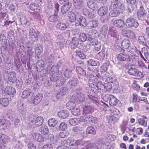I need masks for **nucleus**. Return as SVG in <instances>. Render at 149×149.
I'll return each mask as SVG.
<instances>
[{"instance_id":"nucleus-33","label":"nucleus","mask_w":149,"mask_h":149,"mask_svg":"<svg viewBox=\"0 0 149 149\" xmlns=\"http://www.w3.org/2000/svg\"><path fill=\"white\" fill-rule=\"evenodd\" d=\"M104 86V89H103V92H105L107 91L110 90L112 88V85L111 84L108 82L105 83L103 85Z\"/></svg>"},{"instance_id":"nucleus-58","label":"nucleus","mask_w":149,"mask_h":149,"mask_svg":"<svg viewBox=\"0 0 149 149\" xmlns=\"http://www.w3.org/2000/svg\"><path fill=\"white\" fill-rule=\"evenodd\" d=\"M87 62L89 65L95 66L97 65V61L91 59H89Z\"/></svg>"},{"instance_id":"nucleus-15","label":"nucleus","mask_w":149,"mask_h":149,"mask_svg":"<svg viewBox=\"0 0 149 149\" xmlns=\"http://www.w3.org/2000/svg\"><path fill=\"white\" fill-rule=\"evenodd\" d=\"M17 107L18 111L20 113H23L24 112L26 107L23 101H19L18 102Z\"/></svg>"},{"instance_id":"nucleus-31","label":"nucleus","mask_w":149,"mask_h":149,"mask_svg":"<svg viewBox=\"0 0 149 149\" xmlns=\"http://www.w3.org/2000/svg\"><path fill=\"white\" fill-rule=\"evenodd\" d=\"M58 121L55 118H51L48 121V124L49 126L52 127H54L57 124Z\"/></svg>"},{"instance_id":"nucleus-63","label":"nucleus","mask_w":149,"mask_h":149,"mask_svg":"<svg viewBox=\"0 0 149 149\" xmlns=\"http://www.w3.org/2000/svg\"><path fill=\"white\" fill-rule=\"evenodd\" d=\"M53 146L51 143H47L42 147V149H52Z\"/></svg>"},{"instance_id":"nucleus-48","label":"nucleus","mask_w":149,"mask_h":149,"mask_svg":"<svg viewBox=\"0 0 149 149\" xmlns=\"http://www.w3.org/2000/svg\"><path fill=\"white\" fill-rule=\"evenodd\" d=\"M70 140L68 139H65L62 140L61 142V146H65L66 147H68L67 145H70L71 143Z\"/></svg>"},{"instance_id":"nucleus-37","label":"nucleus","mask_w":149,"mask_h":149,"mask_svg":"<svg viewBox=\"0 0 149 149\" xmlns=\"http://www.w3.org/2000/svg\"><path fill=\"white\" fill-rule=\"evenodd\" d=\"M68 16L71 22H73L76 19V17L75 14L72 11H70L68 13Z\"/></svg>"},{"instance_id":"nucleus-30","label":"nucleus","mask_w":149,"mask_h":149,"mask_svg":"<svg viewBox=\"0 0 149 149\" xmlns=\"http://www.w3.org/2000/svg\"><path fill=\"white\" fill-rule=\"evenodd\" d=\"M130 42L128 39H125L123 40L121 43V45L124 48L127 49L130 45Z\"/></svg>"},{"instance_id":"nucleus-21","label":"nucleus","mask_w":149,"mask_h":149,"mask_svg":"<svg viewBox=\"0 0 149 149\" xmlns=\"http://www.w3.org/2000/svg\"><path fill=\"white\" fill-rule=\"evenodd\" d=\"M118 100L114 96L111 95L110 96V100L109 103L111 106L116 105L117 104Z\"/></svg>"},{"instance_id":"nucleus-53","label":"nucleus","mask_w":149,"mask_h":149,"mask_svg":"<svg viewBox=\"0 0 149 149\" xmlns=\"http://www.w3.org/2000/svg\"><path fill=\"white\" fill-rule=\"evenodd\" d=\"M79 38L81 41L84 42L86 40L87 36L84 33H81L79 34Z\"/></svg>"},{"instance_id":"nucleus-50","label":"nucleus","mask_w":149,"mask_h":149,"mask_svg":"<svg viewBox=\"0 0 149 149\" xmlns=\"http://www.w3.org/2000/svg\"><path fill=\"white\" fill-rule=\"evenodd\" d=\"M51 76L50 77V80L53 81H56L57 83L58 82V80L59 79V77L56 74L51 75Z\"/></svg>"},{"instance_id":"nucleus-2","label":"nucleus","mask_w":149,"mask_h":149,"mask_svg":"<svg viewBox=\"0 0 149 149\" xmlns=\"http://www.w3.org/2000/svg\"><path fill=\"white\" fill-rule=\"evenodd\" d=\"M137 17L139 19L143 20L146 19L149 16L147 15V12L143 5H141L137 12Z\"/></svg>"},{"instance_id":"nucleus-42","label":"nucleus","mask_w":149,"mask_h":149,"mask_svg":"<svg viewBox=\"0 0 149 149\" xmlns=\"http://www.w3.org/2000/svg\"><path fill=\"white\" fill-rule=\"evenodd\" d=\"M118 4L115 3H112L111 4L109 10H120V8L118 7Z\"/></svg>"},{"instance_id":"nucleus-3","label":"nucleus","mask_w":149,"mask_h":149,"mask_svg":"<svg viewBox=\"0 0 149 149\" xmlns=\"http://www.w3.org/2000/svg\"><path fill=\"white\" fill-rule=\"evenodd\" d=\"M125 24L127 26L129 27H137L139 25L138 23L135 21L134 18L131 17L128 18L126 19Z\"/></svg>"},{"instance_id":"nucleus-51","label":"nucleus","mask_w":149,"mask_h":149,"mask_svg":"<svg viewBox=\"0 0 149 149\" xmlns=\"http://www.w3.org/2000/svg\"><path fill=\"white\" fill-rule=\"evenodd\" d=\"M58 16L56 15H50L48 18L49 20L51 22H54L57 20Z\"/></svg>"},{"instance_id":"nucleus-35","label":"nucleus","mask_w":149,"mask_h":149,"mask_svg":"<svg viewBox=\"0 0 149 149\" xmlns=\"http://www.w3.org/2000/svg\"><path fill=\"white\" fill-rule=\"evenodd\" d=\"M40 131L44 134H47L49 132L48 127L46 125H43L40 128Z\"/></svg>"},{"instance_id":"nucleus-64","label":"nucleus","mask_w":149,"mask_h":149,"mask_svg":"<svg viewBox=\"0 0 149 149\" xmlns=\"http://www.w3.org/2000/svg\"><path fill=\"white\" fill-rule=\"evenodd\" d=\"M60 80H58V82L57 83V84H58V85L61 86L63 85L64 83L65 80L62 77H59Z\"/></svg>"},{"instance_id":"nucleus-34","label":"nucleus","mask_w":149,"mask_h":149,"mask_svg":"<svg viewBox=\"0 0 149 149\" xmlns=\"http://www.w3.org/2000/svg\"><path fill=\"white\" fill-rule=\"evenodd\" d=\"M76 71L79 74L84 76L86 74V71L84 69L80 66H77L76 67Z\"/></svg>"},{"instance_id":"nucleus-55","label":"nucleus","mask_w":149,"mask_h":149,"mask_svg":"<svg viewBox=\"0 0 149 149\" xmlns=\"http://www.w3.org/2000/svg\"><path fill=\"white\" fill-rule=\"evenodd\" d=\"M90 24V26L89 27L90 28H94L97 26L98 24V22L97 20H94L91 21Z\"/></svg>"},{"instance_id":"nucleus-41","label":"nucleus","mask_w":149,"mask_h":149,"mask_svg":"<svg viewBox=\"0 0 149 149\" xmlns=\"http://www.w3.org/2000/svg\"><path fill=\"white\" fill-rule=\"evenodd\" d=\"M72 73V71L68 69L65 70L64 74L65 77L68 78L71 77Z\"/></svg>"},{"instance_id":"nucleus-47","label":"nucleus","mask_w":149,"mask_h":149,"mask_svg":"<svg viewBox=\"0 0 149 149\" xmlns=\"http://www.w3.org/2000/svg\"><path fill=\"white\" fill-rule=\"evenodd\" d=\"M137 69L135 68H130L128 70V73L130 75L135 76L137 72Z\"/></svg>"},{"instance_id":"nucleus-40","label":"nucleus","mask_w":149,"mask_h":149,"mask_svg":"<svg viewBox=\"0 0 149 149\" xmlns=\"http://www.w3.org/2000/svg\"><path fill=\"white\" fill-rule=\"evenodd\" d=\"M109 15L111 17H114L118 16L120 13V10H110Z\"/></svg>"},{"instance_id":"nucleus-46","label":"nucleus","mask_w":149,"mask_h":149,"mask_svg":"<svg viewBox=\"0 0 149 149\" xmlns=\"http://www.w3.org/2000/svg\"><path fill=\"white\" fill-rule=\"evenodd\" d=\"M43 51L42 47L40 45H38L36 49L35 52L36 54L38 55H40L41 53Z\"/></svg>"},{"instance_id":"nucleus-26","label":"nucleus","mask_w":149,"mask_h":149,"mask_svg":"<svg viewBox=\"0 0 149 149\" xmlns=\"http://www.w3.org/2000/svg\"><path fill=\"white\" fill-rule=\"evenodd\" d=\"M47 70L49 71L51 75L55 74H57V69L55 66H54L51 67L50 66H47Z\"/></svg>"},{"instance_id":"nucleus-36","label":"nucleus","mask_w":149,"mask_h":149,"mask_svg":"<svg viewBox=\"0 0 149 149\" xmlns=\"http://www.w3.org/2000/svg\"><path fill=\"white\" fill-rule=\"evenodd\" d=\"M8 100L6 98H1L0 99V103L3 106L6 107L8 104Z\"/></svg>"},{"instance_id":"nucleus-11","label":"nucleus","mask_w":149,"mask_h":149,"mask_svg":"<svg viewBox=\"0 0 149 149\" xmlns=\"http://www.w3.org/2000/svg\"><path fill=\"white\" fill-rule=\"evenodd\" d=\"M114 25L117 28H123L125 26V22L123 20L118 19L114 22Z\"/></svg>"},{"instance_id":"nucleus-38","label":"nucleus","mask_w":149,"mask_h":149,"mask_svg":"<svg viewBox=\"0 0 149 149\" xmlns=\"http://www.w3.org/2000/svg\"><path fill=\"white\" fill-rule=\"evenodd\" d=\"M66 107L69 110H72L75 108V104L72 101H70L66 104Z\"/></svg>"},{"instance_id":"nucleus-22","label":"nucleus","mask_w":149,"mask_h":149,"mask_svg":"<svg viewBox=\"0 0 149 149\" xmlns=\"http://www.w3.org/2000/svg\"><path fill=\"white\" fill-rule=\"evenodd\" d=\"M32 93L31 90L29 89H26L23 91L22 97L23 98H26L29 96V97L31 96Z\"/></svg>"},{"instance_id":"nucleus-59","label":"nucleus","mask_w":149,"mask_h":149,"mask_svg":"<svg viewBox=\"0 0 149 149\" xmlns=\"http://www.w3.org/2000/svg\"><path fill=\"white\" fill-rule=\"evenodd\" d=\"M82 130V127L79 125L74 127L72 128V130L75 132H78Z\"/></svg>"},{"instance_id":"nucleus-9","label":"nucleus","mask_w":149,"mask_h":149,"mask_svg":"<svg viewBox=\"0 0 149 149\" xmlns=\"http://www.w3.org/2000/svg\"><path fill=\"white\" fill-rule=\"evenodd\" d=\"M77 21L78 22V23H75V25L76 26H78L80 25L81 26L84 27H85L87 24L86 19L82 16L80 17L78 19H77Z\"/></svg>"},{"instance_id":"nucleus-52","label":"nucleus","mask_w":149,"mask_h":149,"mask_svg":"<svg viewBox=\"0 0 149 149\" xmlns=\"http://www.w3.org/2000/svg\"><path fill=\"white\" fill-rule=\"evenodd\" d=\"M80 110L79 108H74L72 111V114L75 116H77L80 114Z\"/></svg>"},{"instance_id":"nucleus-16","label":"nucleus","mask_w":149,"mask_h":149,"mask_svg":"<svg viewBox=\"0 0 149 149\" xmlns=\"http://www.w3.org/2000/svg\"><path fill=\"white\" fill-rule=\"evenodd\" d=\"M0 122L1 125H2L3 128L7 127L8 128L11 125L10 121L5 119H0Z\"/></svg>"},{"instance_id":"nucleus-20","label":"nucleus","mask_w":149,"mask_h":149,"mask_svg":"<svg viewBox=\"0 0 149 149\" xmlns=\"http://www.w3.org/2000/svg\"><path fill=\"white\" fill-rule=\"evenodd\" d=\"M33 136V138L37 141L42 142L44 141V138L42 135L39 133H34Z\"/></svg>"},{"instance_id":"nucleus-57","label":"nucleus","mask_w":149,"mask_h":149,"mask_svg":"<svg viewBox=\"0 0 149 149\" xmlns=\"http://www.w3.org/2000/svg\"><path fill=\"white\" fill-rule=\"evenodd\" d=\"M138 40L139 42L142 44H144L146 43V40L145 38L143 36H139Z\"/></svg>"},{"instance_id":"nucleus-29","label":"nucleus","mask_w":149,"mask_h":149,"mask_svg":"<svg viewBox=\"0 0 149 149\" xmlns=\"http://www.w3.org/2000/svg\"><path fill=\"white\" fill-rule=\"evenodd\" d=\"M86 132L87 134L92 135H95L96 133V130L94 127L91 126H88L87 127Z\"/></svg>"},{"instance_id":"nucleus-8","label":"nucleus","mask_w":149,"mask_h":149,"mask_svg":"<svg viewBox=\"0 0 149 149\" xmlns=\"http://www.w3.org/2000/svg\"><path fill=\"white\" fill-rule=\"evenodd\" d=\"M67 93V89L65 87H62L60 89L59 92L56 95V98L58 99H61Z\"/></svg>"},{"instance_id":"nucleus-61","label":"nucleus","mask_w":149,"mask_h":149,"mask_svg":"<svg viewBox=\"0 0 149 149\" xmlns=\"http://www.w3.org/2000/svg\"><path fill=\"white\" fill-rule=\"evenodd\" d=\"M132 87L134 90L136 91H138L140 89L139 85L136 82L133 83L132 85Z\"/></svg>"},{"instance_id":"nucleus-39","label":"nucleus","mask_w":149,"mask_h":149,"mask_svg":"<svg viewBox=\"0 0 149 149\" xmlns=\"http://www.w3.org/2000/svg\"><path fill=\"white\" fill-rule=\"evenodd\" d=\"M78 83V80L76 78H74L72 80H70L68 82V84L71 86V87L76 86Z\"/></svg>"},{"instance_id":"nucleus-54","label":"nucleus","mask_w":149,"mask_h":149,"mask_svg":"<svg viewBox=\"0 0 149 149\" xmlns=\"http://www.w3.org/2000/svg\"><path fill=\"white\" fill-rule=\"evenodd\" d=\"M76 54L79 57L82 59H84L86 57L84 54L82 52L80 51H77Z\"/></svg>"},{"instance_id":"nucleus-60","label":"nucleus","mask_w":149,"mask_h":149,"mask_svg":"<svg viewBox=\"0 0 149 149\" xmlns=\"http://www.w3.org/2000/svg\"><path fill=\"white\" fill-rule=\"evenodd\" d=\"M106 118L109 123L111 124L114 123L113 121L114 117L113 116H106Z\"/></svg>"},{"instance_id":"nucleus-4","label":"nucleus","mask_w":149,"mask_h":149,"mask_svg":"<svg viewBox=\"0 0 149 149\" xmlns=\"http://www.w3.org/2000/svg\"><path fill=\"white\" fill-rule=\"evenodd\" d=\"M85 99V96L83 93L80 92H77L75 96V102H82Z\"/></svg>"},{"instance_id":"nucleus-62","label":"nucleus","mask_w":149,"mask_h":149,"mask_svg":"<svg viewBox=\"0 0 149 149\" xmlns=\"http://www.w3.org/2000/svg\"><path fill=\"white\" fill-rule=\"evenodd\" d=\"M139 123V124L143 125L144 126H146V125L147 122L143 119H139L138 120Z\"/></svg>"},{"instance_id":"nucleus-1","label":"nucleus","mask_w":149,"mask_h":149,"mask_svg":"<svg viewBox=\"0 0 149 149\" xmlns=\"http://www.w3.org/2000/svg\"><path fill=\"white\" fill-rule=\"evenodd\" d=\"M42 98L41 94L38 93L36 96L34 93H31V96L28 98L29 101L35 105L38 104L42 100Z\"/></svg>"},{"instance_id":"nucleus-5","label":"nucleus","mask_w":149,"mask_h":149,"mask_svg":"<svg viewBox=\"0 0 149 149\" xmlns=\"http://www.w3.org/2000/svg\"><path fill=\"white\" fill-rule=\"evenodd\" d=\"M4 79L8 80L9 81L12 83H14L17 80L15 72L14 71H12L9 72L7 77Z\"/></svg>"},{"instance_id":"nucleus-45","label":"nucleus","mask_w":149,"mask_h":149,"mask_svg":"<svg viewBox=\"0 0 149 149\" xmlns=\"http://www.w3.org/2000/svg\"><path fill=\"white\" fill-rule=\"evenodd\" d=\"M20 20L22 24H25L27 26L30 24V22L27 20L25 17H23L20 18Z\"/></svg>"},{"instance_id":"nucleus-43","label":"nucleus","mask_w":149,"mask_h":149,"mask_svg":"<svg viewBox=\"0 0 149 149\" xmlns=\"http://www.w3.org/2000/svg\"><path fill=\"white\" fill-rule=\"evenodd\" d=\"M30 8L31 9L35 12H38L37 10L39 8L38 5L36 4L32 3L30 5Z\"/></svg>"},{"instance_id":"nucleus-23","label":"nucleus","mask_w":149,"mask_h":149,"mask_svg":"<svg viewBox=\"0 0 149 149\" xmlns=\"http://www.w3.org/2000/svg\"><path fill=\"white\" fill-rule=\"evenodd\" d=\"M93 108L90 106H84L83 112L84 113H89L93 111Z\"/></svg>"},{"instance_id":"nucleus-25","label":"nucleus","mask_w":149,"mask_h":149,"mask_svg":"<svg viewBox=\"0 0 149 149\" xmlns=\"http://www.w3.org/2000/svg\"><path fill=\"white\" fill-rule=\"evenodd\" d=\"M56 28L60 30H64L68 27L66 24L61 22H59L56 25Z\"/></svg>"},{"instance_id":"nucleus-28","label":"nucleus","mask_w":149,"mask_h":149,"mask_svg":"<svg viewBox=\"0 0 149 149\" xmlns=\"http://www.w3.org/2000/svg\"><path fill=\"white\" fill-rule=\"evenodd\" d=\"M80 122V120L79 118H70L69 120L70 124L72 125H75Z\"/></svg>"},{"instance_id":"nucleus-56","label":"nucleus","mask_w":149,"mask_h":149,"mask_svg":"<svg viewBox=\"0 0 149 149\" xmlns=\"http://www.w3.org/2000/svg\"><path fill=\"white\" fill-rule=\"evenodd\" d=\"M67 128V125L65 122H62L60 125L59 128L60 130H64Z\"/></svg>"},{"instance_id":"nucleus-44","label":"nucleus","mask_w":149,"mask_h":149,"mask_svg":"<svg viewBox=\"0 0 149 149\" xmlns=\"http://www.w3.org/2000/svg\"><path fill=\"white\" fill-rule=\"evenodd\" d=\"M63 131L59 133V136L60 137L65 138L69 135V132L68 131L64 130Z\"/></svg>"},{"instance_id":"nucleus-49","label":"nucleus","mask_w":149,"mask_h":149,"mask_svg":"<svg viewBox=\"0 0 149 149\" xmlns=\"http://www.w3.org/2000/svg\"><path fill=\"white\" fill-rule=\"evenodd\" d=\"M80 141L79 140H78L76 141L75 142L73 143H71L70 146L71 145L70 147V148L72 149H77L78 148V145Z\"/></svg>"},{"instance_id":"nucleus-13","label":"nucleus","mask_w":149,"mask_h":149,"mask_svg":"<svg viewBox=\"0 0 149 149\" xmlns=\"http://www.w3.org/2000/svg\"><path fill=\"white\" fill-rule=\"evenodd\" d=\"M79 42V39L78 38L73 37L72 41L69 43V46L72 49H74L77 47Z\"/></svg>"},{"instance_id":"nucleus-10","label":"nucleus","mask_w":149,"mask_h":149,"mask_svg":"<svg viewBox=\"0 0 149 149\" xmlns=\"http://www.w3.org/2000/svg\"><path fill=\"white\" fill-rule=\"evenodd\" d=\"M118 60L120 61H131L129 56L124 53H121L117 56Z\"/></svg>"},{"instance_id":"nucleus-12","label":"nucleus","mask_w":149,"mask_h":149,"mask_svg":"<svg viewBox=\"0 0 149 149\" xmlns=\"http://www.w3.org/2000/svg\"><path fill=\"white\" fill-rule=\"evenodd\" d=\"M103 73L104 75V78L106 79V80H107V82L109 83L113 82L116 80V78L114 76L107 77L109 76L108 73L105 72ZM103 78L104 77H103Z\"/></svg>"},{"instance_id":"nucleus-18","label":"nucleus","mask_w":149,"mask_h":149,"mask_svg":"<svg viewBox=\"0 0 149 149\" xmlns=\"http://www.w3.org/2000/svg\"><path fill=\"white\" fill-rule=\"evenodd\" d=\"M88 6L91 9L94 10L97 8V5L96 3L93 1L90 0L87 2Z\"/></svg>"},{"instance_id":"nucleus-32","label":"nucleus","mask_w":149,"mask_h":149,"mask_svg":"<svg viewBox=\"0 0 149 149\" xmlns=\"http://www.w3.org/2000/svg\"><path fill=\"white\" fill-rule=\"evenodd\" d=\"M39 33L38 32L36 33H34L33 34L30 35V40L32 41V42H34L38 40V36Z\"/></svg>"},{"instance_id":"nucleus-19","label":"nucleus","mask_w":149,"mask_h":149,"mask_svg":"<svg viewBox=\"0 0 149 149\" xmlns=\"http://www.w3.org/2000/svg\"><path fill=\"white\" fill-rule=\"evenodd\" d=\"M57 115L59 117L62 118H65L69 115V112L66 110H61L58 113Z\"/></svg>"},{"instance_id":"nucleus-14","label":"nucleus","mask_w":149,"mask_h":149,"mask_svg":"<svg viewBox=\"0 0 149 149\" xmlns=\"http://www.w3.org/2000/svg\"><path fill=\"white\" fill-rule=\"evenodd\" d=\"M6 93L12 96L16 93L15 89L13 87L8 86L6 87L4 91Z\"/></svg>"},{"instance_id":"nucleus-6","label":"nucleus","mask_w":149,"mask_h":149,"mask_svg":"<svg viewBox=\"0 0 149 149\" xmlns=\"http://www.w3.org/2000/svg\"><path fill=\"white\" fill-rule=\"evenodd\" d=\"M71 6V3L69 2L66 3L61 8V12L63 15L65 16Z\"/></svg>"},{"instance_id":"nucleus-24","label":"nucleus","mask_w":149,"mask_h":149,"mask_svg":"<svg viewBox=\"0 0 149 149\" xmlns=\"http://www.w3.org/2000/svg\"><path fill=\"white\" fill-rule=\"evenodd\" d=\"M43 119L42 117L38 116L35 119L34 121V124L36 126L39 127L43 123Z\"/></svg>"},{"instance_id":"nucleus-7","label":"nucleus","mask_w":149,"mask_h":149,"mask_svg":"<svg viewBox=\"0 0 149 149\" xmlns=\"http://www.w3.org/2000/svg\"><path fill=\"white\" fill-rule=\"evenodd\" d=\"M140 55L144 61L147 60L149 61V51L146 49H143L141 52H140Z\"/></svg>"},{"instance_id":"nucleus-17","label":"nucleus","mask_w":149,"mask_h":149,"mask_svg":"<svg viewBox=\"0 0 149 149\" xmlns=\"http://www.w3.org/2000/svg\"><path fill=\"white\" fill-rule=\"evenodd\" d=\"M73 4L75 8L79 9L82 6L83 1L82 0H73Z\"/></svg>"},{"instance_id":"nucleus-27","label":"nucleus","mask_w":149,"mask_h":149,"mask_svg":"<svg viewBox=\"0 0 149 149\" xmlns=\"http://www.w3.org/2000/svg\"><path fill=\"white\" fill-rule=\"evenodd\" d=\"M91 28H90V29H88L87 30V32L88 33L89 36H91L92 37L93 36L94 37L97 38L98 36L97 35V33L96 30H93L91 29Z\"/></svg>"}]
</instances>
